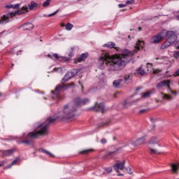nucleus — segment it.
Returning <instances> with one entry per match:
<instances>
[{
	"label": "nucleus",
	"instance_id": "f257e3e1",
	"mask_svg": "<svg viewBox=\"0 0 179 179\" xmlns=\"http://www.w3.org/2000/svg\"><path fill=\"white\" fill-rule=\"evenodd\" d=\"M145 45V42L138 40L135 46L134 50L129 52L128 50H122L121 54H116L112 56L107 53H103L99 59V68L101 71L105 70L108 72H117L125 68V66L132 58L135 52L142 50Z\"/></svg>",
	"mask_w": 179,
	"mask_h": 179
},
{
	"label": "nucleus",
	"instance_id": "f03ea898",
	"mask_svg": "<svg viewBox=\"0 0 179 179\" xmlns=\"http://www.w3.org/2000/svg\"><path fill=\"white\" fill-rule=\"evenodd\" d=\"M76 110V107L73 106V103H70L66 104L63 108L62 110L56 115L55 117H48L44 123H41L37 126L36 129L33 132H29L27 139L22 141L21 143H26V145H31V141L30 139H36V138H38V136L48 134V125H50V124H54L57 120L64 121V120L74 118Z\"/></svg>",
	"mask_w": 179,
	"mask_h": 179
},
{
	"label": "nucleus",
	"instance_id": "7ed1b4c3",
	"mask_svg": "<svg viewBox=\"0 0 179 179\" xmlns=\"http://www.w3.org/2000/svg\"><path fill=\"white\" fill-rule=\"evenodd\" d=\"M28 8L26 6H24L21 8L20 10H17L16 12L10 13L8 14L4 15L1 17L0 24H6L10 22V19L16 15H23L27 13Z\"/></svg>",
	"mask_w": 179,
	"mask_h": 179
},
{
	"label": "nucleus",
	"instance_id": "20e7f679",
	"mask_svg": "<svg viewBox=\"0 0 179 179\" xmlns=\"http://www.w3.org/2000/svg\"><path fill=\"white\" fill-rule=\"evenodd\" d=\"M74 86L73 83H71L70 85H65L64 84H60L57 85V87L55 89V92H52V99H61L60 93H62L64 90H66V89H69V87Z\"/></svg>",
	"mask_w": 179,
	"mask_h": 179
},
{
	"label": "nucleus",
	"instance_id": "39448f33",
	"mask_svg": "<svg viewBox=\"0 0 179 179\" xmlns=\"http://www.w3.org/2000/svg\"><path fill=\"white\" fill-rule=\"evenodd\" d=\"M166 40L169 41V43L174 44L177 50H179V40L177 41V35H176V31H169Z\"/></svg>",
	"mask_w": 179,
	"mask_h": 179
},
{
	"label": "nucleus",
	"instance_id": "423d86ee",
	"mask_svg": "<svg viewBox=\"0 0 179 179\" xmlns=\"http://www.w3.org/2000/svg\"><path fill=\"white\" fill-rule=\"evenodd\" d=\"M72 55H73V54L72 52H71L69 55V57H59V55H58V54L55 53L52 55H48V57L49 58H55V59H59V61H61L62 62H66V61H69V59H71V58H72Z\"/></svg>",
	"mask_w": 179,
	"mask_h": 179
},
{
	"label": "nucleus",
	"instance_id": "0eeeda50",
	"mask_svg": "<svg viewBox=\"0 0 179 179\" xmlns=\"http://www.w3.org/2000/svg\"><path fill=\"white\" fill-rule=\"evenodd\" d=\"M76 75H78V70L73 69L71 71H69L64 76V78L62 79V82H66V80H69V79L73 78Z\"/></svg>",
	"mask_w": 179,
	"mask_h": 179
},
{
	"label": "nucleus",
	"instance_id": "6e6552de",
	"mask_svg": "<svg viewBox=\"0 0 179 179\" xmlns=\"http://www.w3.org/2000/svg\"><path fill=\"white\" fill-rule=\"evenodd\" d=\"M90 100L89 99H82V98H76L74 100V103L76 106H85V104L89 103Z\"/></svg>",
	"mask_w": 179,
	"mask_h": 179
},
{
	"label": "nucleus",
	"instance_id": "1a4fd4ad",
	"mask_svg": "<svg viewBox=\"0 0 179 179\" xmlns=\"http://www.w3.org/2000/svg\"><path fill=\"white\" fill-rule=\"evenodd\" d=\"M124 169H125V161L121 163H116L113 166V169L115 170V171H116V173H118L120 170H124Z\"/></svg>",
	"mask_w": 179,
	"mask_h": 179
},
{
	"label": "nucleus",
	"instance_id": "9d476101",
	"mask_svg": "<svg viewBox=\"0 0 179 179\" xmlns=\"http://www.w3.org/2000/svg\"><path fill=\"white\" fill-rule=\"evenodd\" d=\"M145 143H146V138L145 137H141L136 140V142L131 143L134 146H139L141 145H145Z\"/></svg>",
	"mask_w": 179,
	"mask_h": 179
},
{
	"label": "nucleus",
	"instance_id": "9b49d317",
	"mask_svg": "<svg viewBox=\"0 0 179 179\" xmlns=\"http://www.w3.org/2000/svg\"><path fill=\"white\" fill-rule=\"evenodd\" d=\"M170 166H171V170L173 174H178V171H179V164L178 163L171 164Z\"/></svg>",
	"mask_w": 179,
	"mask_h": 179
},
{
	"label": "nucleus",
	"instance_id": "f8f14e48",
	"mask_svg": "<svg viewBox=\"0 0 179 179\" xmlns=\"http://www.w3.org/2000/svg\"><path fill=\"white\" fill-rule=\"evenodd\" d=\"M34 25L33 24L28 22L22 24L20 28L23 29L24 30H32L34 29Z\"/></svg>",
	"mask_w": 179,
	"mask_h": 179
},
{
	"label": "nucleus",
	"instance_id": "ddd939ff",
	"mask_svg": "<svg viewBox=\"0 0 179 179\" xmlns=\"http://www.w3.org/2000/svg\"><path fill=\"white\" fill-rule=\"evenodd\" d=\"M87 57H89V53L85 52V53H83L80 57H78L76 60L75 61V62H82V61H85L86 59V58H87Z\"/></svg>",
	"mask_w": 179,
	"mask_h": 179
},
{
	"label": "nucleus",
	"instance_id": "4468645a",
	"mask_svg": "<svg viewBox=\"0 0 179 179\" xmlns=\"http://www.w3.org/2000/svg\"><path fill=\"white\" fill-rule=\"evenodd\" d=\"M16 151L15 149H10V150H2V156L4 157L5 156H10V155H13V153H15Z\"/></svg>",
	"mask_w": 179,
	"mask_h": 179
},
{
	"label": "nucleus",
	"instance_id": "2eb2a0df",
	"mask_svg": "<svg viewBox=\"0 0 179 179\" xmlns=\"http://www.w3.org/2000/svg\"><path fill=\"white\" fill-rule=\"evenodd\" d=\"M152 93H156V90L152 89L150 91H148V92H145L144 94H143L141 95V97L143 99H148V97H150V95L152 94Z\"/></svg>",
	"mask_w": 179,
	"mask_h": 179
},
{
	"label": "nucleus",
	"instance_id": "dca6fc26",
	"mask_svg": "<svg viewBox=\"0 0 179 179\" xmlns=\"http://www.w3.org/2000/svg\"><path fill=\"white\" fill-rule=\"evenodd\" d=\"M161 41V38L158 35H155L150 39V43L152 44H157V43H160Z\"/></svg>",
	"mask_w": 179,
	"mask_h": 179
},
{
	"label": "nucleus",
	"instance_id": "f3484780",
	"mask_svg": "<svg viewBox=\"0 0 179 179\" xmlns=\"http://www.w3.org/2000/svg\"><path fill=\"white\" fill-rule=\"evenodd\" d=\"M94 109L96 111H101L102 113L104 112V103H96Z\"/></svg>",
	"mask_w": 179,
	"mask_h": 179
},
{
	"label": "nucleus",
	"instance_id": "a211bd4d",
	"mask_svg": "<svg viewBox=\"0 0 179 179\" xmlns=\"http://www.w3.org/2000/svg\"><path fill=\"white\" fill-rule=\"evenodd\" d=\"M157 35L159 36V37H160L162 40H163L164 37H167V36L169 35V31L163 29L159 32V34Z\"/></svg>",
	"mask_w": 179,
	"mask_h": 179
},
{
	"label": "nucleus",
	"instance_id": "6ab92c4d",
	"mask_svg": "<svg viewBox=\"0 0 179 179\" xmlns=\"http://www.w3.org/2000/svg\"><path fill=\"white\" fill-rule=\"evenodd\" d=\"M171 45H173V43L166 39V41L162 45L161 50H166V48H169V47H171Z\"/></svg>",
	"mask_w": 179,
	"mask_h": 179
},
{
	"label": "nucleus",
	"instance_id": "aec40b11",
	"mask_svg": "<svg viewBox=\"0 0 179 179\" xmlns=\"http://www.w3.org/2000/svg\"><path fill=\"white\" fill-rule=\"evenodd\" d=\"M160 142V139L157 137H152L150 140V145H156L157 143Z\"/></svg>",
	"mask_w": 179,
	"mask_h": 179
},
{
	"label": "nucleus",
	"instance_id": "412c9836",
	"mask_svg": "<svg viewBox=\"0 0 179 179\" xmlns=\"http://www.w3.org/2000/svg\"><path fill=\"white\" fill-rule=\"evenodd\" d=\"M38 6V4L37 3L31 1V3L28 4V9H29V10H33L34 8H37Z\"/></svg>",
	"mask_w": 179,
	"mask_h": 179
},
{
	"label": "nucleus",
	"instance_id": "4be33fe9",
	"mask_svg": "<svg viewBox=\"0 0 179 179\" xmlns=\"http://www.w3.org/2000/svg\"><path fill=\"white\" fill-rule=\"evenodd\" d=\"M103 47H107L108 48H114L115 50H118V48L115 47V43L113 42H109L103 45Z\"/></svg>",
	"mask_w": 179,
	"mask_h": 179
},
{
	"label": "nucleus",
	"instance_id": "5701e85b",
	"mask_svg": "<svg viewBox=\"0 0 179 179\" xmlns=\"http://www.w3.org/2000/svg\"><path fill=\"white\" fill-rule=\"evenodd\" d=\"M162 97V100H166L167 101H170V100H173V96L169 94H166L164 93L161 94Z\"/></svg>",
	"mask_w": 179,
	"mask_h": 179
},
{
	"label": "nucleus",
	"instance_id": "b1692460",
	"mask_svg": "<svg viewBox=\"0 0 179 179\" xmlns=\"http://www.w3.org/2000/svg\"><path fill=\"white\" fill-rule=\"evenodd\" d=\"M113 171L112 168H106V169H102V171L101 172V174H105L107 176V174H109V173H111Z\"/></svg>",
	"mask_w": 179,
	"mask_h": 179
},
{
	"label": "nucleus",
	"instance_id": "393cba45",
	"mask_svg": "<svg viewBox=\"0 0 179 179\" xmlns=\"http://www.w3.org/2000/svg\"><path fill=\"white\" fill-rule=\"evenodd\" d=\"M121 82H122V79H119L113 81V87L116 88L120 87V85H121Z\"/></svg>",
	"mask_w": 179,
	"mask_h": 179
},
{
	"label": "nucleus",
	"instance_id": "a878e982",
	"mask_svg": "<svg viewBox=\"0 0 179 179\" xmlns=\"http://www.w3.org/2000/svg\"><path fill=\"white\" fill-rule=\"evenodd\" d=\"M39 150H40V152H41V153H45V155H48L49 156V157H55L52 153H51L50 152L47 151L43 148L40 149Z\"/></svg>",
	"mask_w": 179,
	"mask_h": 179
},
{
	"label": "nucleus",
	"instance_id": "bb28decb",
	"mask_svg": "<svg viewBox=\"0 0 179 179\" xmlns=\"http://www.w3.org/2000/svg\"><path fill=\"white\" fill-rule=\"evenodd\" d=\"M162 83H163V85L164 87H167L168 90H170V80H163Z\"/></svg>",
	"mask_w": 179,
	"mask_h": 179
},
{
	"label": "nucleus",
	"instance_id": "cd10ccee",
	"mask_svg": "<svg viewBox=\"0 0 179 179\" xmlns=\"http://www.w3.org/2000/svg\"><path fill=\"white\" fill-rule=\"evenodd\" d=\"M124 80H125V82L127 83H131L132 82V78H131L130 75L124 76Z\"/></svg>",
	"mask_w": 179,
	"mask_h": 179
},
{
	"label": "nucleus",
	"instance_id": "c85d7f7f",
	"mask_svg": "<svg viewBox=\"0 0 179 179\" xmlns=\"http://www.w3.org/2000/svg\"><path fill=\"white\" fill-rule=\"evenodd\" d=\"M50 3H51V0H46L45 1L43 2V3L42 4V6L43 8H48Z\"/></svg>",
	"mask_w": 179,
	"mask_h": 179
},
{
	"label": "nucleus",
	"instance_id": "c756f323",
	"mask_svg": "<svg viewBox=\"0 0 179 179\" xmlns=\"http://www.w3.org/2000/svg\"><path fill=\"white\" fill-rule=\"evenodd\" d=\"M73 28V24L69 22L66 24V30H67L68 31H70V30H72Z\"/></svg>",
	"mask_w": 179,
	"mask_h": 179
},
{
	"label": "nucleus",
	"instance_id": "7c9ffc66",
	"mask_svg": "<svg viewBox=\"0 0 179 179\" xmlns=\"http://www.w3.org/2000/svg\"><path fill=\"white\" fill-rule=\"evenodd\" d=\"M164 87V85H163V81L160 82L159 83H158L157 85V88L158 90H162V89Z\"/></svg>",
	"mask_w": 179,
	"mask_h": 179
},
{
	"label": "nucleus",
	"instance_id": "2f4dec72",
	"mask_svg": "<svg viewBox=\"0 0 179 179\" xmlns=\"http://www.w3.org/2000/svg\"><path fill=\"white\" fill-rule=\"evenodd\" d=\"M150 154L151 155H159V154H160V152H159V151H157V150H155V149L151 148L150 149Z\"/></svg>",
	"mask_w": 179,
	"mask_h": 179
},
{
	"label": "nucleus",
	"instance_id": "473e14b6",
	"mask_svg": "<svg viewBox=\"0 0 179 179\" xmlns=\"http://www.w3.org/2000/svg\"><path fill=\"white\" fill-rule=\"evenodd\" d=\"M138 72L140 75H145V70L142 69V67L138 69Z\"/></svg>",
	"mask_w": 179,
	"mask_h": 179
},
{
	"label": "nucleus",
	"instance_id": "72a5a7b5",
	"mask_svg": "<svg viewBox=\"0 0 179 179\" xmlns=\"http://www.w3.org/2000/svg\"><path fill=\"white\" fill-rule=\"evenodd\" d=\"M173 57L176 59L179 58V51H175L173 52Z\"/></svg>",
	"mask_w": 179,
	"mask_h": 179
},
{
	"label": "nucleus",
	"instance_id": "f704fd0d",
	"mask_svg": "<svg viewBox=\"0 0 179 179\" xmlns=\"http://www.w3.org/2000/svg\"><path fill=\"white\" fill-rule=\"evenodd\" d=\"M93 150L90 149V150H85L81 152V153H83V155H87V153H90V152H92Z\"/></svg>",
	"mask_w": 179,
	"mask_h": 179
},
{
	"label": "nucleus",
	"instance_id": "c9c22d12",
	"mask_svg": "<svg viewBox=\"0 0 179 179\" xmlns=\"http://www.w3.org/2000/svg\"><path fill=\"white\" fill-rule=\"evenodd\" d=\"M58 12H59V10H56L53 13L48 15V17H51V16H54V15H57Z\"/></svg>",
	"mask_w": 179,
	"mask_h": 179
},
{
	"label": "nucleus",
	"instance_id": "e433bc0d",
	"mask_svg": "<svg viewBox=\"0 0 179 179\" xmlns=\"http://www.w3.org/2000/svg\"><path fill=\"white\" fill-rule=\"evenodd\" d=\"M19 8H20V4L19 3L13 6V9H19Z\"/></svg>",
	"mask_w": 179,
	"mask_h": 179
},
{
	"label": "nucleus",
	"instance_id": "4c0bfd02",
	"mask_svg": "<svg viewBox=\"0 0 179 179\" xmlns=\"http://www.w3.org/2000/svg\"><path fill=\"white\" fill-rule=\"evenodd\" d=\"M19 162V159H15L10 164L11 166H15V164H17V163Z\"/></svg>",
	"mask_w": 179,
	"mask_h": 179
},
{
	"label": "nucleus",
	"instance_id": "58836bf2",
	"mask_svg": "<svg viewBox=\"0 0 179 179\" xmlns=\"http://www.w3.org/2000/svg\"><path fill=\"white\" fill-rule=\"evenodd\" d=\"M126 171L128 173V174H131L132 171H131V168H126Z\"/></svg>",
	"mask_w": 179,
	"mask_h": 179
},
{
	"label": "nucleus",
	"instance_id": "ea45409f",
	"mask_svg": "<svg viewBox=\"0 0 179 179\" xmlns=\"http://www.w3.org/2000/svg\"><path fill=\"white\" fill-rule=\"evenodd\" d=\"M6 8H7L8 9L13 8V4L7 5L6 6Z\"/></svg>",
	"mask_w": 179,
	"mask_h": 179
},
{
	"label": "nucleus",
	"instance_id": "a19ab883",
	"mask_svg": "<svg viewBox=\"0 0 179 179\" xmlns=\"http://www.w3.org/2000/svg\"><path fill=\"white\" fill-rule=\"evenodd\" d=\"M159 72H160V70H159V69H156V70L153 71L154 75H157V73H159Z\"/></svg>",
	"mask_w": 179,
	"mask_h": 179
},
{
	"label": "nucleus",
	"instance_id": "79ce46f5",
	"mask_svg": "<svg viewBox=\"0 0 179 179\" xmlns=\"http://www.w3.org/2000/svg\"><path fill=\"white\" fill-rule=\"evenodd\" d=\"M101 143H107V140H106V138H102L101 140Z\"/></svg>",
	"mask_w": 179,
	"mask_h": 179
},
{
	"label": "nucleus",
	"instance_id": "37998d69",
	"mask_svg": "<svg viewBox=\"0 0 179 179\" xmlns=\"http://www.w3.org/2000/svg\"><path fill=\"white\" fill-rule=\"evenodd\" d=\"M119 8H125V6H127V5L123 4V3H120L118 5Z\"/></svg>",
	"mask_w": 179,
	"mask_h": 179
},
{
	"label": "nucleus",
	"instance_id": "c03bdc74",
	"mask_svg": "<svg viewBox=\"0 0 179 179\" xmlns=\"http://www.w3.org/2000/svg\"><path fill=\"white\" fill-rule=\"evenodd\" d=\"M11 166H12V164H8V165L6 166H5V169H10V168H11Z\"/></svg>",
	"mask_w": 179,
	"mask_h": 179
},
{
	"label": "nucleus",
	"instance_id": "a18cd8bd",
	"mask_svg": "<svg viewBox=\"0 0 179 179\" xmlns=\"http://www.w3.org/2000/svg\"><path fill=\"white\" fill-rule=\"evenodd\" d=\"M163 59H164V60L166 61L167 62H169V57H163Z\"/></svg>",
	"mask_w": 179,
	"mask_h": 179
},
{
	"label": "nucleus",
	"instance_id": "49530a36",
	"mask_svg": "<svg viewBox=\"0 0 179 179\" xmlns=\"http://www.w3.org/2000/svg\"><path fill=\"white\" fill-rule=\"evenodd\" d=\"M171 94H176L177 92L175 91H170Z\"/></svg>",
	"mask_w": 179,
	"mask_h": 179
},
{
	"label": "nucleus",
	"instance_id": "de8ad7c7",
	"mask_svg": "<svg viewBox=\"0 0 179 179\" xmlns=\"http://www.w3.org/2000/svg\"><path fill=\"white\" fill-rule=\"evenodd\" d=\"M129 3H132V1H126L127 5H129Z\"/></svg>",
	"mask_w": 179,
	"mask_h": 179
},
{
	"label": "nucleus",
	"instance_id": "09e8293b",
	"mask_svg": "<svg viewBox=\"0 0 179 179\" xmlns=\"http://www.w3.org/2000/svg\"><path fill=\"white\" fill-rule=\"evenodd\" d=\"M53 71H61V67H58L57 69H54Z\"/></svg>",
	"mask_w": 179,
	"mask_h": 179
},
{
	"label": "nucleus",
	"instance_id": "8fccbe9b",
	"mask_svg": "<svg viewBox=\"0 0 179 179\" xmlns=\"http://www.w3.org/2000/svg\"><path fill=\"white\" fill-rule=\"evenodd\" d=\"M147 68H152V64H147Z\"/></svg>",
	"mask_w": 179,
	"mask_h": 179
},
{
	"label": "nucleus",
	"instance_id": "3c124183",
	"mask_svg": "<svg viewBox=\"0 0 179 179\" xmlns=\"http://www.w3.org/2000/svg\"><path fill=\"white\" fill-rule=\"evenodd\" d=\"M2 166H3V162H1L0 163V167H2Z\"/></svg>",
	"mask_w": 179,
	"mask_h": 179
},
{
	"label": "nucleus",
	"instance_id": "603ef678",
	"mask_svg": "<svg viewBox=\"0 0 179 179\" xmlns=\"http://www.w3.org/2000/svg\"><path fill=\"white\" fill-rule=\"evenodd\" d=\"M101 79H104V74L103 73H102V75H101Z\"/></svg>",
	"mask_w": 179,
	"mask_h": 179
},
{
	"label": "nucleus",
	"instance_id": "864d4df0",
	"mask_svg": "<svg viewBox=\"0 0 179 179\" xmlns=\"http://www.w3.org/2000/svg\"><path fill=\"white\" fill-rule=\"evenodd\" d=\"M143 112H145V110H140V113H143Z\"/></svg>",
	"mask_w": 179,
	"mask_h": 179
},
{
	"label": "nucleus",
	"instance_id": "5fc2aeb1",
	"mask_svg": "<svg viewBox=\"0 0 179 179\" xmlns=\"http://www.w3.org/2000/svg\"><path fill=\"white\" fill-rule=\"evenodd\" d=\"M176 17H177L178 20H179V15H177Z\"/></svg>",
	"mask_w": 179,
	"mask_h": 179
},
{
	"label": "nucleus",
	"instance_id": "6e6d98bb",
	"mask_svg": "<svg viewBox=\"0 0 179 179\" xmlns=\"http://www.w3.org/2000/svg\"><path fill=\"white\" fill-rule=\"evenodd\" d=\"M141 27H139V28H138V30H141Z\"/></svg>",
	"mask_w": 179,
	"mask_h": 179
},
{
	"label": "nucleus",
	"instance_id": "4d7b16f0",
	"mask_svg": "<svg viewBox=\"0 0 179 179\" xmlns=\"http://www.w3.org/2000/svg\"><path fill=\"white\" fill-rule=\"evenodd\" d=\"M2 95V94L1 93H0V96H1Z\"/></svg>",
	"mask_w": 179,
	"mask_h": 179
},
{
	"label": "nucleus",
	"instance_id": "13d9d810",
	"mask_svg": "<svg viewBox=\"0 0 179 179\" xmlns=\"http://www.w3.org/2000/svg\"><path fill=\"white\" fill-rule=\"evenodd\" d=\"M118 176H121V175H118Z\"/></svg>",
	"mask_w": 179,
	"mask_h": 179
},
{
	"label": "nucleus",
	"instance_id": "bf43d9fd",
	"mask_svg": "<svg viewBox=\"0 0 179 179\" xmlns=\"http://www.w3.org/2000/svg\"><path fill=\"white\" fill-rule=\"evenodd\" d=\"M178 13H179V10H178Z\"/></svg>",
	"mask_w": 179,
	"mask_h": 179
}]
</instances>
